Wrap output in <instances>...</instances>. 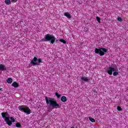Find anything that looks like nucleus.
Segmentation results:
<instances>
[{
  "label": "nucleus",
  "mask_w": 128,
  "mask_h": 128,
  "mask_svg": "<svg viewBox=\"0 0 128 128\" xmlns=\"http://www.w3.org/2000/svg\"><path fill=\"white\" fill-rule=\"evenodd\" d=\"M1 116L6 122V124H8V126H12V122H16V120H14V117H10V115L8 114V113L7 112H2L1 113Z\"/></svg>",
  "instance_id": "f257e3e1"
},
{
  "label": "nucleus",
  "mask_w": 128,
  "mask_h": 128,
  "mask_svg": "<svg viewBox=\"0 0 128 128\" xmlns=\"http://www.w3.org/2000/svg\"><path fill=\"white\" fill-rule=\"evenodd\" d=\"M45 100L46 104H50V106H52L54 108H60V106L56 102V101L52 98H48V96L45 97Z\"/></svg>",
  "instance_id": "f03ea898"
},
{
  "label": "nucleus",
  "mask_w": 128,
  "mask_h": 128,
  "mask_svg": "<svg viewBox=\"0 0 128 128\" xmlns=\"http://www.w3.org/2000/svg\"><path fill=\"white\" fill-rule=\"evenodd\" d=\"M18 110H19L20 112L26 114H32V110H30L28 106L26 105L20 106L18 107Z\"/></svg>",
  "instance_id": "7ed1b4c3"
},
{
  "label": "nucleus",
  "mask_w": 128,
  "mask_h": 128,
  "mask_svg": "<svg viewBox=\"0 0 128 128\" xmlns=\"http://www.w3.org/2000/svg\"><path fill=\"white\" fill-rule=\"evenodd\" d=\"M44 38L46 42H50H50L52 44H54V42H56V37L52 35H50V34H46Z\"/></svg>",
  "instance_id": "20e7f679"
},
{
  "label": "nucleus",
  "mask_w": 128,
  "mask_h": 128,
  "mask_svg": "<svg viewBox=\"0 0 128 128\" xmlns=\"http://www.w3.org/2000/svg\"><path fill=\"white\" fill-rule=\"evenodd\" d=\"M107 52L108 50L106 48H96L95 49V54H99L100 56H104V52Z\"/></svg>",
  "instance_id": "39448f33"
},
{
  "label": "nucleus",
  "mask_w": 128,
  "mask_h": 128,
  "mask_svg": "<svg viewBox=\"0 0 128 128\" xmlns=\"http://www.w3.org/2000/svg\"><path fill=\"white\" fill-rule=\"evenodd\" d=\"M37 60L38 61V64L36 62ZM42 62V59H38L36 57H34L33 60L31 61V64H33V66H40V64H41Z\"/></svg>",
  "instance_id": "423d86ee"
},
{
  "label": "nucleus",
  "mask_w": 128,
  "mask_h": 128,
  "mask_svg": "<svg viewBox=\"0 0 128 128\" xmlns=\"http://www.w3.org/2000/svg\"><path fill=\"white\" fill-rule=\"evenodd\" d=\"M108 68L109 70H107L106 72H108V74L112 76V72H115L116 70L112 67H109Z\"/></svg>",
  "instance_id": "0eeeda50"
},
{
  "label": "nucleus",
  "mask_w": 128,
  "mask_h": 128,
  "mask_svg": "<svg viewBox=\"0 0 128 128\" xmlns=\"http://www.w3.org/2000/svg\"><path fill=\"white\" fill-rule=\"evenodd\" d=\"M81 80L82 82H90V79L86 76H82L81 78Z\"/></svg>",
  "instance_id": "6e6552de"
},
{
  "label": "nucleus",
  "mask_w": 128,
  "mask_h": 128,
  "mask_svg": "<svg viewBox=\"0 0 128 128\" xmlns=\"http://www.w3.org/2000/svg\"><path fill=\"white\" fill-rule=\"evenodd\" d=\"M0 70H6V67L2 64H0Z\"/></svg>",
  "instance_id": "1a4fd4ad"
},
{
  "label": "nucleus",
  "mask_w": 128,
  "mask_h": 128,
  "mask_svg": "<svg viewBox=\"0 0 128 128\" xmlns=\"http://www.w3.org/2000/svg\"><path fill=\"white\" fill-rule=\"evenodd\" d=\"M64 16L68 18H72V15H70V13H68V12H64Z\"/></svg>",
  "instance_id": "9d476101"
},
{
  "label": "nucleus",
  "mask_w": 128,
  "mask_h": 128,
  "mask_svg": "<svg viewBox=\"0 0 128 128\" xmlns=\"http://www.w3.org/2000/svg\"><path fill=\"white\" fill-rule=\"evenodd\" d=\"M12 86H14V88H18V86H20V84H18V83L16 82H14L12 84Z\"/></svg>",
  "instance_id": "9b49d317"
},
{
  "label": "nucleus",
  "mask_w": 128,
  "mask_h": 128,
  "mask_svg": "<svg viewBox=\"0 0 128 128\" xmlns=\"http://www.w3.org/2000/svg\"><path fill=\"white\" fill-rule=\"evenodd\" d=\"M61 100L62 102H66L67 100L66 97L65 96H62L61 98Z\"/></svg>",
  "instance_id": "f8f14e48"
},
{
  "label": "nucleus",
  "mask_w": 128,
  "mask_h": 128,
  "mask_svg": "<svg viewBox=\"0 0 128 128\" xmlns=\"http://www.w3.org/2000/svg\"><path fill=\"white\" fill-rule=\"evenodd\" d=\"M7 82H8V84H12V78H8L7 79Z\"/></svg>",
  "instance_id": "ddd939ff"
},
{
  "label": "nucleus",
  "mask_w": 128,
  "mask_h": 128,
  "mask_svg": "<svg viewBox=\"0 0 128 128\" xmlns=\"http://www.w3.org/2000/svg\"><path fill=\"white\" fill-rule=\"evenodd\" d=\"M16 128H22V124L20 122H17L16 124Z\"/></svg>",
  "instance_id": "4468645a"
},
{
  "label": "nucleus",
  "mask_w": 128,
  "mask_h": 128,
  "mask_svg": "<svg viewBox=\"0 0 128 128\" xmlns=\"http://www.w3.org/2000/svg\"><path fill=\"white\" fill-rule=\"evenodd\" d=\"M89 120H90V122H96V120H94V118L92 117L89 118Z\"/></svg>",
  "instance_id": "2eb2a0df"
},
{
  "label": "nucleus",
  "mask_w": 128,
  "mask_h": 128,
  "mask_svg": "<svg viewBox=\"0 0 128 128\" xmlns=\"http://www.w3.org/2000/svg\"><path fill=\"white\" fill-rule=\"evenodd\" d=\"M5 4L8 6L10 4V0H5Z\"/></svg>",
  "instance_id": "dca6fc26"
},
{
  "label": "nucleus",
  "mask_w": 128,
  "mask_h": 128,
  "mask_svg": "<svg viewBox=\"0 0 128 128\" xmlns=\"http://www.w3.org/2000/svg\"><path fill=\"white\" fill-rule=\"evenodd\" d=\"M59 41L61 42H62V44H66V41L64 39H60Z\"/></svg>",
  "instance_id": "f3484780"
},
{
  "label": "nucleus",
  "mask_w": 128,
  "mask_h": 128,
  "mask_svg": "<svg viewBox=\"0 0 128 128\" xmlns=\"http://www.w3.org/2000/svg\"><path fill=\"white\" fill-rule=\"evenodd\" d=\"M117 110H118V112H122V107H120V106H117Z\"/></svg>",
  "instance_id": "a211bd4d"
},
{
  "label": "nucleus",
  "mask_w": 128,
  "mask_h": 128,
  "mask_svg": "<svg viewBox=\"0 0 128 128\" xmlns=\"http://www.w3.org/2000/svg\"><path fill=\"white\" fill-rule=\"evenodd\" d=\"M96 19L97 20V22H98L99 24H100V17L96 16Z\"/></svg>",
  "instance_id": "6ab92c4d"
},
{
  "label": "nucleus",
  "mask_w": 128,
  "mask_h": 128,
  "mask_svg": "<svg viewBox=\"0 0 128 128\" xmlns=\"http://www.w3.org/2000/svg\"><path fill=\"white\" fill-rule=\"evenodd\" d=\"M118 72H113V76H118Z\"/></svg>",
  "instance_id": "aec40b11"
},
{
  "label": "nucleus",
  "mask_w": 128,
  "mask_h": 128,
  "mask_svg": "<svg viewBox=\"0 0 128 128\" xmlns=\"http://www.w3.org/2000/svg\"><path fill=\"white\" fill-rule=\"evenodd\" d=\"M55 94H56V96H57V98H60V94L56 92Z\"/></svg>",
  "instance_id": "412c9836"
},
{
  "label": "nucleus",
  "mask_w": 128,
  "mask_h": 128,
  "mask_svg": "<svg viewBox=\"0 0 128 128\" xmlns=\"http://www.w3.org/2000/svg\"><path fill=\"white\" fill-rule=\"evenodd\" d=\"M118 22H122V19L120 17H118Z\"/></svg>",
  "instance_id": "4be33fe9"
},
{
  "label": "nucleus",
  "mask_w": 128,
  "mask_h": 128,
  "mask_svg": "<svg viewBox=\"0 0 128 128\" xmlns=\"http://www.w3.org/2000/svg\"><path fill=\"white\" fill-rule=\"evenodd\" d=\"M12 2H16L18 0H11Z\"/></svg>",
  "instance_id": "5701e85b"
},
{
  "label": "nucleus",
  "mask_w": 128,
  "mask_h": 128,
  "mask_svg": "<svg viewBox=\"0 0 128 128\" xmlns=\"http://www.w3.org/2000/svg\"><path fill=\"white\" fill-rule=\"evenodd\" d=\"M93 92H97L96 90H93Z\"/></svg>",
  "instance_id": "b1692460"
},
{
  "label": "nucleus",
  "mask_w": 128,
  "mask_h": 128,
  "mask_svg": "<svg viewBox=\"0 0 128 128\" xmlns=\"http://www.w3.org/2000/svg\"><path fill=\"white\" fill-rule=\"evenodd\" d=\"M2 88H0V90H2Z\"/></svg>",
  "instance_id": "393cba45"
},
{
  "label": "nucleus",
  "mask_w": 128,
  "mask_h": 128,
  "mask_svg": "<svg viewBox=\"0 0 128 128\" xmlns=\"http://www.w3.org/2000/svg\"><path fill=\"white\" fill-rule=\"evenodd\" d=\"M71 128H74V127H71Z\"/></svg>",
  "instance_id": "a878e982"
}]
</instances>
